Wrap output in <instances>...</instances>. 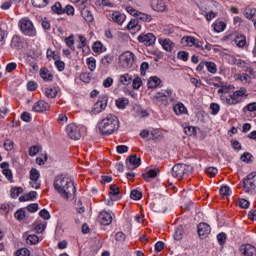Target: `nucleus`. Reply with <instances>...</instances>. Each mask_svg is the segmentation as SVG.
<instances>
[{
    "instance_id": "21",
    "label": "nucleus",
    "mask_w": 256,
    "mask_h": 256,
    "mask_svg": "<svg viewBox=\"0 0 256 256\" xmlns=\"http://www.w3.org/2000/svg\"><path fill=\"white\" fill-rule=\"evenodd\" d=\"M24 45L25 41L23 40V38L17 35L12 37L11 47H13L14 49H23Z\"/></svg>"
},
{
    "instance_id": "30",
    "label": "nucleus",
    "mask_w": 256,
    "mask_h": 256,
    "mask_svg": "<svg viewBox=\"0 0 256 256\" xmlns=\"http://www.w3.org/2000/svg\"><path fill=\"white\" fill-rule=\"evenodd\" d=\"M81 15L83 17L84 20H86L87 23H92L93 21V13L91 12V10L84 8L81 11Z\"/></svg>"
},
{
    "instance_id": "13",
    "label": "nucleus",
    "mask_w": 256,
    "mask_h": 256,
    "mask_svg": "<svg viewBox=\"0 0 256 256\" xmlns=\"http://www.w3.org/2000/svg\"><path fill=\"white\" fill-rule=\"evenodd\" d=\"M232 95L234 97L236 105H239V103L243 101V99H241L242 97H249V94H247V88L245 87H240L238 90L232 92Z\"/></svg>"
},
{
    "instance_id": "33",
    "label": "nucleus",
    "mask_w": 256,
    "mask_h": 256,
    "mask_svg": "<svg viewBox=\"0 0 256 256\" xmlns=\"http://www.w3.org/2000/svg\"><path fill=\"white\" fill-rule=\"evenodd\" d=\"M232 65H237V67H240L241 69H245L247 67V63L245 60L237 59L234 56L230 57Z\"/></svg>"
},
{
    "instance_id": "29",
    "label": "nucleus",
    "mask_w": 256,
    "mask_h": 256,
    "mask_svg": "<svg viewBox=\"0 0 256 256\" xmlns=\"http://www.w3.org/2000/svg\"><path fill=\"white\" fill-rule=\"evenodd\" d=\"M195 40L196 38L193 36H186L181 39V44L184 45V47H193Z\"/></svg>"
},
{
    "instance_id": "64",
    "label": "nucleus",
    "mask_w": 256,
    "mask_h": 256,
    "mask_svg": "<svg viewBox=\"0 0 256 256\" xmlns=\"http://www.w3.org/2000/svg\"><path fill=\"white\" fill-rule=\"evenodd\" d=\"M17 69V63L10 62L6 65V73H13Z\"/></svg>"
},
{
    "instance_id": "31",
    "label": "nucleus",
    "mask_w": 256,
    "mask_h": 256,
    "mask_svg": "<svg viewBox=\"0 0 256 256\" xmlns=\"http://www.w3.org/2000/svg\"><path fill=\"white\" fill-rule=\"evenodd\" d=\"M213 27H214V31L216 33H223V31L225 29H227V24H225V22L223 21H216L214 24H213Z\"/></svg>"
},
{
    "instance_id": "36",
    "label": "nucleus",
    "mask_w": 256,
    "mask_h": 256,
    "mask_svg": "<svg viewBox=\"0 0 256 256\" xmlns=\"http://www.w3.org/2000/svg\"><path fill=\"white\" fill-rule=\"evenodd\" d=\"M129 105V99L127 98H118L116 100V106L118 109H126L127 106Z\"/></svg>"
},
{
    "instance_id": "3",
    "label": "nucleus",
    "mask_w": 256,
    "mask_h": 256,
    "mask_svg": "<svg viewBox=\"0 0 256 256\" xmlns=\"http://www.w3.org/2000/svg\"><path fill=\"white\" fill-rule=\"evenodd\" d=\"M169 99L170 103L177 102L175 92L171 88L158 91L153 97V103L154 105H157V107H163V105L164 107H167V105H169Z\"/></svg>"
},
{
    "instance_id": "56",
    "label": "nucleus",
    "mask_w": 256,
    "mask_h": 256,
    "mask_svg": "<svg viewBox=\"0 0 256 256\" xmlns=\"http://www.w3.org/2000/svg\"><path fill=\"white\" fill-rule=\"evenodd\" d=\"M184 133L185 135H188V136H193L195 135V133H197V129H195V127L193 126H186L184 127Z\"/></svg>"
},
{
    "instance_id": "62",
    "label": "nucleus",
    "mask_w": 256,
    "mask_h": 256,
    "mask_svg": "<svg viewBox=\"0 0 256 256\" xmlns=\"http://www.w3.org/2000/svg\"><path fill=\"white\" fill-rule=\"evenodd\" d=\"M14 145H15V143L13 142V140H9V139L6 140L4 142L5 151H13V148L15 147Z\"/></svg>"
},
{
    "instance_id": "63",
    "label": "nucleus",
    "mask_w": 256,
    "mask_h": 256,
    "mask_svg": "<svg viewBox=\"0 0 256 256\" xmlns=\"http://www.w3.org/2000/svg\"><path fill=\"white\" fill-rule=\"evenodd\" d=\"M39 151H41V147H39L37 145L30 147V149H29L30 157H35V155H37V153H39Z\"/></svg>"
},
{
    "instance_id": "35",
    "label": "nucleus",
    "mask_w": 256,
    "mask_h": 256,
    "mask_svg": "<svg viewBox=\"0 0 256 256\" xmlns=\"http://www.w3.org/2000/svg\"><path fill=\"white\" fill-rule=\"evenodd\" d=\"M45 95L48 97V99H55V97H57V87L46 88Z\"/></svg>"
},
{
    "instance_id": "6",
    "label": "nucleus",
    "mask_w": 256,
    "mask_h": 256,
    "mask_svg": "<svg viewBox=\"0 0 256 256\" xmlns=\"http://www.w3.org/2000/svg\"><path fill=\"white\" fill-rule=\"evenodd\" d=\"M231 89V86H222L220 89H218V94L220 95V101L224 105H237L235 102V98L233 97V92H229Z\"/></svg>"
},
{
    "instance_id": "23",
    "label": "nucleus",
    "mask_w": 256,
    "mask_h": 256,
    "mask_svg": "<svg viewBox=\"0 0 256 256\" xmlns=\"http://www.w3.org/2000/svg\"><path fill=\"white\" fill-rule=\"evenodd\" d=\"M111 19L114 23H117V25H123L125 23V14H121V12H113L111 15Z\"/></svg>"
},
{
    "instance_id": "48",
    "label": "nucleus",
    "mask_w": 256,
    "mask_h": 256,
    "mask_svg": "<svg viewBox=\"0 0 256 256\" xmlns=\"http://www.w3.org/2000/svg\"><path fill=\"white\" fill-rule=\"evenodd\" d=\"M143 197V193L139 190H132L130 193V198L134 201H139Z\"/></svg>"
},
{
    "instance_id": "26",
    "label": "nucleus",
    "mask_w": 256,
    "mask_h": 256,
    "mask_svg": "<svg viewBox=\"0 0 256 256\" xmlns=\"http://www.w3.org/2000/svg\"><path fill=\"white\" fill-rule=\"evenodd\" d=\"M159 85H161V79L157 76L150 77L147 83L148 89H155L156 87H159Z\"/></svg>"
},
{
    "instance_id": "19",
    "label": "nucleus",
    "mask_w": 256,
    "mask_h": 256,
    "mask_svg": "<svg viewBox=\"0 0 256 256\" xmlns=\"http://www.w3.org/2000/svg\"><path fill=\"white\" fill-rule=\"evenodd\" d=\"M37 191H30L28 193H24L19 197L20 203H25V201H35L38 197Z\"/></svg>"
},
{
    "instance_id": "61",
    "label": "nucleus",
    "mask_w": 256,
    "mask_h": 256,
    "mask_svg": "<svg viewBox=\"0 0 256 256\" xmlns=\"http://www.w3.org/2000/svg\"><path fill=\"white\" fill-rule=\"evenodd\" d=\"M220 195H223L224 197H228V195H231V188L227 185L222 186L220 188Z\"/></svg>"
},
{
    "instance_id": "58",
    "label": "nucleus",
    "mask_w": 256,
    "mask_h": 256,
    "mask_svg": "<svg viewBox=\"0 0 256 256\" xmlns=\"http://www.w3.org/2000/svg\"><path fill=\"white\" fill-rule=\"evenodd\" d=\"M217 241L219 245H225V243L227 242V234H225L224 232L219 233L217 235Z\"/></svg>"
},
{
    "instance_id": "11",
    "label": "nucleus",
    "mask_w": 256,
    "mask_h": 256,
    "mask_svg": "<svg viewBox=\"0 0 256 256\" xmlns=\"http://www.w3.org/2000/svg\"><path fill=\"white\" fill-rule=\"evenodd\" d=\"M138 41L146 45V47H151L157 41V37L153 33H142L138 36Z\"/></svg>"
},
{
    "instance_id": "28",
    "label": "nucleus",
    "mask_w": 256,
    "mask_h": 256,
    "mask_svg": "<svg viewBox=\"0 0 256 256\" xmlns=\"http://www.w3.org/2000/svg\"><path fill=\"white\" fill-rule=\"evenodd\" d=\"M40 77L43 81H53V74L47 68L40 69Z\"/></svg>"
},
{
    "instance_id": "9",
    "label": "nucleus",
    "mask_w": 256,
    "mask_h": 256,
    "mask_svg": "<svg viewBox=\"0 0 256 256\" xmlns=\"http://www.w3.org/2000/svg\"><path fill=\"white\" fill-rule=\"evenodd\" d=\"M66 133L68 137L74 141H79V139H81V128L75 123L67 125Z\"/></svg>"
},
{
    "instance_id": "51",
    "label": "nucleus",
    "mask_w": 256,
    "mask_h": 256,
    "mask_svg": "<svg viewBox=\"0 0 256 256\" xmlns=\"http://www.w3.org/2000/svg\"><path fill=\"white\" fill-rule=\"evenodd\" d=\"M14 217H15V219H17V221H23V219H25V217H26L25 210L23 208L17 210L14 213Z\"/></svg>"
},
{
    "instance_id": "34",
    "label": "nucleus",
    "mask_w": 256,
    "mask_h": 256,
    "mask_svg": "<svg viewBox=\"0 0 256 256\" xmlns=\"http://www.w3.org/2000/svg\"><path fill=\"white\" fill-rule=\"evenodd\" d=\"M234 43L235 45H237V47L242 48L244 45L247 44V38L244 35H238L235 37Z\"/></svg>"
},
{
    "instance_id": "42",
    "label": "nucleus",
    "mask_w": 256,
    "mask_h": 256,
    "mask_svg": "<svg viewBox=\"0 0 256 256\" xmlns=\"http://www.w3.org/2000/svg\"><path fill=\"white\" fill-rule=\"evenodd\" d=\"M255 15H256L255 8L248 7L244 10V17H246V19H253Z\"/></svg>"
},
{
    "instance_id": "57",
    "label": "nucleus",
    "mask_w": 256,
    "mask_h": 256,
    "mask_svg": "<svg viewBox=\"0 0 256 256\" xmlns=\"http://www.w3.org/2000/svg\"><path fill=\"white\" fill-rule=\"evenodd\" d=\"M211 115H218L219 111H221V106L217 103H212L210 105Z\"/></svg>"
},
{
    "instance_id": "32",
    "label": "nucleus",
    "mask_w": 256,
    "mask_h": 256,
    "mask_svg": "<svg viewBox=\"0 0 256 256\" xmlns=\"http://www.w3.org/2000/svg\"><path fill=\"white\" fill-rule=\"evenodd\" d=\"M142 177L149 183L151 179H155V177H157V169H150L148 172L144 173Z\"/></svg>"
},
{
    "instance_id": "54",
    "label": "nucleus",
    "mask_w": 256,
    "mask_h": 256,
    "mask_svg": "<svg viewBox=\"0 0 256 256\" xmlns=\"http://www.w3.org/2000/svg\"><path fill=\"white\" fill-rule=\"evenodd\" d=\"M47 59H53L54 61H58L59 54L51 49H48L46 52Z\"/></svg>"
},
{
    "instance_id": "2",
    "label": "nucleus",
    "mask_w": 256,
    "mask_h": 256,
    "mask_svg": "<svg viewBox=\"0 0 256 256\" xmlns=\"http://www.w3.org/2000/svg\"><path fill=\"white\" fill-rule=\"evenodd\" d=\"M100 135L105 137L115 133L119 129V118L115 114H106L97 124Z\"/></svg>"
},
{
    "instance_id": "5",
    "label": "nucleus",
    "mask_w": 256,
    "mask_h": 256,
    "mask_svg": "<svg viewBox=\"0 0 256 256\" xmlns=\"http://www.w3.org/2000/svg\"><path fill=\"white\" fill-rule=\"evenodd\" d=\"M193 172V168L186 164H176L172 167V176L178 180L187 177Z\"/></svg>"
},
{
    "instance_id": "1",
    "label": "nucleus",
    "mask_w": 256,
    "mask_h": 256,
    "mask_svg": "<svg viewBox=\"0 0 256 256\" xmlns=\"http://www.w3.org/2000/svg\"><path fill=\"white\" fill-rule=\"evenodd\" d=\"M54 189L64 199H73L76 191L75 182L63 175L56 176L54 180Z\"/></svg>"
},
{
    "instance_id": "52",
    "label": "nucleus",
    "mask_w": 256,
    "mask_h": 256,
    "mask_svg": "<svg viewBox=\"0 0 256 256\" xmlns=\"http://www.w3.org/2000/svg\"><path fill=\"white\" fill-rule=\"evenodd\" d=\"M175 241H181L183 239V226L176 228L174 233Z\"/></svg>"
},
{
    "instance_id": "18",
    "label": "nucleus",
    "mask_w": 256,
    "mask_h": 256,
    "mask_svg": "<svg viewBox=\"0 0 256 256\" xmlns=\"http://www.w3.org/2000/svg\"><path fill=\"white\" fill-rule=\"evenodd\" d=\"M109 197H110L111 201H119V199H121V197H123L121 195V192L119 191V187H117V185L112 184L110 186Z\"/></svg>"
},
{
    "instance_id": "10",
    "label": "nucleus",
    "mask_w": 256,
    "mask_h": 256,
    "mask_svg": "<svg viewBox=\"0 0 256 256\" xmlns=\"http://www.w3.org/2000/svg\"><path fill=\"white\" fill-rule=\"evenodd\" d=\"M107 103V96H100L92 108L93 115H99V113L105 111L107 109Z\"/></svg>"
},
{
    "instance_id": "41",
    "label": "nucleus",
    "mask_w": 256,
    "mask_h": 256,
    "mask_svg": "<svg viewBox=\"0 0 256 256\" xmlns=\"http://www.w3.org/2000/svg\"><path fill=\"white\" fill-rule=\"evenodd\" d=\"M26 243L28 245H37L39 243V236L35 234H30L27 236Z\"/></svg>"
},
{
    "instance_id": "8",
    "label": "nucleus",
    "mask_w": 256,
    "mask_h": 256,
    "mask_svg": "<svg viewBox=\"0 0 256 256\" xmlns=\"http://www.w3.org/2000/svg\"><path fill=\"white\" fill-rule=\"evenodd\" d=\"M120 67L123 69H131L135 63V54L131 51H125L119 56L118 61Z\"/></svg>"
},
{
    "instance_id": "16",
    "label": "nucleus",
    "mask_w": 256,
    "mask_h": 256,
    "mask_svg": "<svg viewBox=\"0 0 256 256\" xmlns=\"http://www.w3.org/2000/svg\"><path fill=\"white\" fill-rule=\"evenodd\" d=\"M151 8L153 9V11H157L158 13H163L167 11V5H165V2L163 0H152Z\"/></svg>"
},
{
    "instance_id": "4",
    "label": "nucleus",
    "mask_w": 256,
    "mask_h": 256,
    "mask_svg": "<svg viewBox=\"0 0 256 256\" xmlns=\"http://www.w3.org/2000/svg\"><path fill=\"white\" fill-rule=\"evenodd\" d=\"M18 27L25 37H37V29L28 17L21 18L18 22Z\"/></svg>"
},
{
    "instance_id": "24",
    "label": "nucleus",
    "mask_w": 256,
    "mask_h": 256,
    "mask_svg": "<svg viewBox=\"0 0 256 256\" xmlns=\"http://www.w3.org/2000/svg\"><path fill=\"white\" fill-rule=\"evenodd\" d=\"M159 43L163 47L164 51L171 52V51H173V48L175 47V43H173V41H171V39H164V40L159 39Z\"/></svg>"
},
{
    "instance_id": "60",
    "label": "nucleus",
    "mask_w": 256,
    "mask_h": 256,
    "mask_svg": "<svg viewBox=\"0 0 256 256\" xmlns=\"http://www.w3.org/2000/svg\"><path fill=\"white\" fill-rule=\"evenodd\" d=\"M206 173L207 175H210V177H215V175H217L219 173V169H217L216 167H208L206 168Z\"/></svg>"
},
{
    "instance_id": "14",
    "label": "nucleus",
    "mask_w": 256,
    "mask_h": 256,
    "mask_svg": "<svg viewBox=\"0 0 256 256\" xmlns=\"http://www.w3.org/2000/svg\"><path fill=\"white\" fill-rule=\"evenodd\" d=\"M197 229L198 235L201 239H206V237L211 233V226L205 222L198 224Z\"/></svg>"
},
{
    "instance_id": "46",
    "label": "nucleus",
    "mask_w": 256,
    "mask_h": 256,
    "mask_svg": "<svg viewBox=\"0 0 256 256\" xmlns=\"http://www.w3.org/2000/svg\"><path fill=\"white\" fill-rule=\"evenodd\" d=\"M139 27V20L137 19H132L127 25V29H129V31H136Z\"/></svg>"
},
{
    "instance_id": "59",
    "label": "nucleus",
    "mask_w": 256,
    "mask_h": 256,
    "mask_svg": "<svg viewBox=\"0 0 256 256\" xmlns=\"http://www.w3.org/2000/svg\"><path fill=\"white\" fill-rule=\"evenodd\" d=\"M16 256H31V251L27 248H21L16 251L15 253Z\"/></svg>"
},
{
    "instance_id": "27",
    "label": "nucleus",
    "mask_w": 256,
    "mask_h": 256,
    "mask_svg": "<svg viewBox=\"0 0 256 256\" xmlns=\"http://www.w3.org/2000/svg\"><path fill=\"white\" fill-rule=\"evenodd\" d=\"M51 11L55 15H64L65 10L63 5L60 4V2H55L54 5L51 6Z\"/></svg>"
},
{
    "instance_id": "39",
    "label": "nucleus",
    "mask_w": 256,
    "mask_h": 256,
    "mask_svg": "<svg viewBox=\"0 0 256 256\" xmlns=\"http://www.w3.org/2000/svg\"><path fill=\"white\" fill-rule=\"evenodd\" d=\"M21 193H23V187H13L10 190V197L12 199H17L19 195H21Z\"/></svg>"
},
{
    "instance_id": "44",
    "label": "nucleus",
    "mask_w": 256,
    "mask_h": 256,
    "mask_svg": "<svg viewBox=\"0 0 256 256\" xmlns=\"http://www.w3.org/2000/svg\"><path fill=\"white\" fill-rule=\"evenodd\" d=\"M41 177V173H39V170L32 168L30 170V181H39Z\"/></svg>"
},
{
    "instance_id": "25",
    "label": "nucleus",
    "mask_w": 256,
    "mask_h": 256,
    "mask_svg": "<svg viewBox=\"0 0 256 256\" xmlns=\"http://www.w3.org/2000/svg\"><path fill=\"white\" fill-rule=\"evenodd\" d=\"M173 109H174V113L176 115H187V113H188L187 107H185V104H183L181 102L174 105Z\"/></svg>"
},
{
    "instance_id": "20",
    "label": "nucleus",
    "mask_w": 256,
    "mask_h": 256,
    "mask_svg": "<svg viewBox=\"0 0 256 256\" xmlns=\"http://www.w3.org/2000/svg\"><path fill=\"white\" fill-rule=\"evenodd\" d=\"M127 165H132L133 169H137L141 167V157H137V155H130L126 160Z\"/></svg>"
},
{
    "instance_id": "17",
    "label": "nucleus",
    "mask_w": 256,
    "mask_h": 256,
    "mask_svg": "<svg viewBox=\"0 0 256 256\" xmlns=\"http://www.w3.org/2000/svg\"><path fill=\"white\" fill-rule=\"evenodd\" d=\"M99 221L101 225L107 226L113 223V216L107 211H103L99 214Z\"/></svg>"
},
{
    "instance_id": "55",
    "label": "nucleus",
    "mask_w": 256,
    "mask_h": 256,
    "mask_svg": "<svg viewBox=\"0 0 256 256\" xmlns=\"http://www.w3.org/2000/svg\"><path fill=\"white\" fill-rule=\"evenodd\" d=\"M244 111H249L250 113H255L254 116L256 117V102H252V103L247 104L244 107Z\"/></svg>"
},
{
    "instance_id": "53",
    "label": "nucleus",
    "mask_w": 256,
    "mask_h": 256,
    "mask_svg": "<svg viewBox=\"0 0 256 256\" xmlns=\"http://www.w3.org/2000/svg\"><path fill=\"white\" fill-rule=\"evenodd\" d=\"M141 85H143V80H141V77H135L132 78V88L133 89H140Z\"/></svg>"
},
{
    "instance_id": "37",
    "label": "nucleus",
    "mask_w": 256,
    "mask_h": 256,
    "mask_svg": "<svg viewBox=\"0 0 256 256\" xmlns=\"http://www.w3.org/2000/svg\"><path fill=\"white\" fill-rule=\"evenodd\" d=\"M32 5L38 9H43L49 5V0H32Z\"/></svg>"
},
{
    "instance_id": "15",
    "label": "nucleus",
    "mask_w": 256,
    "mask_h": 256,
    "mask_svg": "<svg viewBox=\"0 0 256 256\" xmlns=\"http://www.w3.org/2000/svg\"><path fill=\"white\" fill-rule=\"evenodd\" d=\"M240 253L243 256H256V247L252 244H243L240 246Z\"/></svg>"
},
{
    "instance_id": "47",
    "label": "nucleus",
    "mask_w": 256,
    "mask_h": 256,
    "mask_svg": "<svg viewBox=\"0 0 256 256\" xmlns=\"http://www.w3.org/2000/svg\"><path fill=\"white\" fill-rule=\"evenodd\" d=\"M136 17H138V19L140 20V21H144V22H146V23H151V21H152V17H151V15H149V14H145V13H141V12H138V14H137V16Z\"/></svg>"
},
{
    "instance_id": "22",
    "label": "nucleus",
    "mask_w": 256,
    "mask_h": 256,
    "mask_svg": "<svg viewBox=\"0 0 256 256\" xmlns=\"http://www.w3.org/2000/svg\"><path fill=\"white\" fill-rule=\"evenodd\" d=\"M118 81L121 85H124V87H128V85H131L133 81V76L129 73L121 74Z\"/></svg>"
},
{
    "instance_id": "7",
    "label": "nucleus",
    "mask_w": 256,
    "mask_h": 256,
    "mask_svg": "<svg viewBox=\"0 0 256 256\" xmlns=\"http://www.w3.org/2000/svg\"><path fill=\"white\" fill-rule=\"evenodd\" d=\"M243 187L245 193L249 195L256 194V172L248 174L247 177L243 179Z\"/></svg>"
},
{
    "instance_id": "49",
    "label": "nucleus",
    "mask_w": 256,
    "mask_h": 256,
    "mask_svg": "<svg viewBox=\"0 0 256 256\" xmlns=\"http://www.w3.org/2000/svg\"><path fill=\"white\" fill-rule=\"evenodd\" d=\"M177 59H179L180 61H184V62H187L189 61V52L187 51H179L177 53Z\"/></svg>"
},
{
    "instance_id": "43",
    "label": "nucleus",
    "mask_w": 256,
    "mask_h": 256,
    "mask_svg": "<svg viewBox=\"0 0 256 256\" xmlns=\"http://www.w3.org/2000/svg\"><path fill=\"white\" fill-rule=\"evenodd\" d=\"M111 63H113V56H111L110 54L105 55L101 59V65H103V67H109Z\"/></svg>"
},
{
    "instance_id": "38",
    "label": "nucleus",
    "mask_w": 256,
    "mask_h": 256,
    "mask_svg": "<svg viewBox=\"0 0 256 256\" xmlns=\"http://www.w3.org/2000/svg\"><path fill=\"white\" fill-rule=\"evenodd\" d=\"M206 69H207L208 73H211L212 75H216L217 64H215V62L206 61Z\"/></svg>"
},
{
    "instance_id": "45",
    "label": "nucleus",
    "mask_w": 256,
    "mask_h": 256,
    "mask_svg": "<svg viewBox=\"0 0 256 256\" xmlns=\"http://www.w3.org/2000/svg\"><path fill=\"white\" fill-rule=\"evenodd\" d=\"M47 227V224L41 223V222H35L34 223V231L36 233H43Z\"/></svg>"
},
{
    "instance_id": "12",
    "label": "nucleus",
    "mask_w": 256,
    "mask_h": 256,
    "mask_svg": "<svg viewBox=\"0 0 256 256\" xmlns=\"http://www.w3.org/2000/svg\"><path fill=\"white\" fill-rule=\"evenodd\" d=\"M49 109H51V106L45 100H39L32 107L34 113H45V111H49Z\"/></svg>"
},
{
    "instance_id": "50",
    "label": "nucleus",
    "mask_w": 256,
    "mask_h": 256,
    "mask_svg": "<svg viewBox=\"0 0 256 256\" xmlns=\"http://www.w3.org/2000/svg\"><path fill=\"white\" fill-rule=\"evenodd\" d=\"M94 53H103V43L101 41H96L92 45Z\"/></svg>"
},
{
    "instance_id": "40",
    "label": "nucleus",
    "mask_w": 256,
    "mask_h": 256,
    "mask_svg": "<svg viewBox=\"0 0 256 256\" xmlns=\"http://www.w3.org/2000/svg\"><path fill=\"white\" fill-rule=\"evenodd\" d=\"M86 63L90 71H95L97 69V60L94 57L87 58Z\"/></svg>"
}]
</instances>
